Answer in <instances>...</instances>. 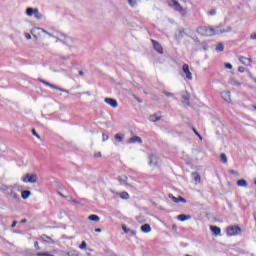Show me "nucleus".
<instances>
[{
	"mask_svg": "<svg viewBox=\"0 0 256 256\" xmlns=\"http://www.w3.org/2000/svg\"><path fill=\"white\" fill-rule=\"evenodd\" d=\"M233 28L227 26L226 29H221V27L209 28L207 26H200L197 28V33L203 37H213V35H221L223 33H231Z\"/></svg>",
	"mask_w": 256,
	"mask_h": 256,
	"instance_id": "f257e3e1",
	"label": "nucleus"
},
{
	"mask_svg": "<svg viewBox=\"0 0 256 256\" xmlns=\"http://www.w3.org/2000/svg\"><path fill=\"white\" fill-rule=\"evenodd\" d=\"M168 5L169 7H172L174 11H178L180 15H187V9L183 8V6H181L177 0H168Z\"/></svg>",
	"mask_w": 256,
	"mask_h": 256,
	"instance_id": "f03ea898",
	"label": "nucleus"
},
{
	"mask_svg": "<svg viewBox=\"0 0 256 256\" xmlns=\"http://www.w3.org/2000/svg\"><path fill=\"white\" fill-rule=\"evenodd\" d=\"M13 189H17L19 191V186L14 185V186H5L4 191H7V195L9 197H12V199H14V201H19L21 198L19 197V194H17L15 192V190Z\"/></svg>",
	"mask_w": 256,
	"mask_h": 256,
	"instance_id": "7ed1b4c3",
	"label": "nucleus"
},
{
	"mask_svg": "<svg viewBox=\"0 0 256 256\" xmlns=\"http://www.w3.org/2000/svg\"><path fill=\"white\" fill-rule=\"evenodd\" d=\"M26 15L28 17H35L36 19H43V14H41L39 12V9L38 8H32V7H28L26 9Z\"/></svg>",
	"mask_w": 256,
	"mask_h": 256,
	"instance_id": "20e7f679",
	"label": "nucleus"
},
{
	"mask_svg": "<svg viewBox=\"0 0 256 256\" xmlns=\"http://www.w3.org/2000/svg\"><path fill=\"white\" fill-rule=\"evenodd\" d=\"M56 41L63 43V45L69 46L70 43H73V38L64 33H60L59 37H56Z\"/></svg>",
	"mask_w": 256,
	"mask_h": 256,
	"instance_id": "39448f33",
	"label": "nucleus"
},
{
	"mask_svg": "<svg viewBox=\"0 0 256 256\" xmlns=\"http://www.w3.org/2000/svg\"><path fill=\"white\" fill-rule=\"evenodd\" d=\"M40 83H43V85H46V87H50L51 89H56L57 91H61L62 93H69V90H66L64 88L58 87L55 84H51L48 81H45L43 79H39Z\"/></svg>",
	"mask_w": 256,
	"mask_h": 256,
	"instance_id": "423d86ee",
	"label": "nucleus"
},
{
	"mask_svg": "<svg viewBox=\"0 0 256 256\" xmlns=\"http://www.w3.org/2000/svg\"><path fill=\"white\" fill-rule=\"evenodd\" d=\"M241 233V227L234 225L227 228V235L233 237V235H239Z\"/></svg>",
	"mask_w": 256,
	"mask_h": 256,
	"instance_id": "0eeeda50",
	"label": "nucleus"
},
{
	"mask_svg": "<svg viewBox=\"0 0 256 256\" xmlns=\"http://www.w3.org/2000/svg\"><path fill=\"white\" fill-rule=\"evenodd\" d=\"M37 31H41L42 33H44L45 35H48V37H53L54 39L57 38V36H54L53 34L49 33L47 30L43 29V28H40V27H35L33 28L30 33L33 37H35V39H37V35H35V33Z\"/></svg>",
	"mask_w": 256,
	"mask_h": 256,
	"instance_id": "6e6552de",
	"label": "nucleus"
},
{
	"mask_svg": "<svg viewBox=\"0 0 256 256\" xmlns=\"http://www.w3.org/2000/svg\"><path fill=\"white\" fill-rule=\"evenodd\" d=\"M24 183H35L37 181V175L35 174H26L22 179Z\"/></svg>",
	"mask_w": 256,
	"mask_h": 256,
	"instance_id": "1a4fd4ad",
	"label": "nucleus"
},
{
	"mask_svg": "<svg viewBox=\"0 0 256 256\" xmlns=\"http://www.w3.org/2000/svg\"><path fill=\"white\" fill-rule=\"evenodd\" d=\"M182 71L186 75V78L191 81L193 79V74L191 73V70H189V64H184L182 66Z\"/></svg>",
	"mask_w": 256,
	"mask_h": 256,
	"instance_id": "9d476101",
	"label": "nucleus"
},
{
	"mask_svg": "<svg viewBox=\"0 0 256 256\" xmlns=\"http://www.w3.org/2000/svg\"><path fill=\"white\" fill-rule=\"evenodd\" d=\"M151 42L155 51H157V53H159L160 55H163V46H161V44L156 40H151Z\"/></svg>",
	"mask_w": 256,
	"mask_h": 256,
	"instance_id": "9b49d317",
	"label": "nucleus"
},
{
	"mask_svg": "<svg viewBox=\"0 0 256 256\" xmlns=\"http://www.w3.org/2000/svg\"><path fill=\"white\" fill-rule=\"evenodd\" d=\"M104 101L107 103V105L113 107V109H117V107H119V103L114 98H105Z\"/></svg>",
	"mask_w": 256,
	"mask_h": 256,
	"instance_id": "f8f14e48",
	"label": "nucleus"
},
{
	"mask_svg": "<svg viewBox=\"0 0 256 256\" xmlns=\"http://www.w3.org/2000/svg\"><path fill=\"white\" fill-rule=\"evenodd\" d=\"M169 199H172L174 203H187V199H185L184 197L179 196L177 198L173 194H169Z\"/></svg>",
	"mask_w": 256,
	"mask_h": 256,
	"instance_id": "ddd939ff",
	"label": "nucleus"
},
{
	"mask_svg": "<svg viewBox=\"0 0 256 256\" xmlns=\"http://www.w3.org/2000/svg\"><path fill=\"white\" fill-rule=\"evenodd\" d=\"M185 36H187V32H185V29H179L175 34V38L177 41H181Z\"/></svg>",
	"mask_w": 256,
	"mask_h": 256,
	"instance_id": "4468645a",
	"label": "nucleus"
},
{
	"mask_svg": "<svg viewBox=\"0 0 256 256\" xmlns=\"http://www.w3.org/2000/svg\"><path fill=\"white\" fill-rule=\"evenodd\" d=\"M221 97L226 101V103H231V92L229 91H223L221 92Z\"/></svg>",
	"mask_w": 256,
	"mask_h": 256,
	"instance_id": "2eb2a0df",
	"label": "nucleus"
},
{
	"mask_svg": "<svg viewBox=\"0 0 256 256\" xmlns=\"http://www.w3.org/2000/svg\"><path fill=\"white\" fill-rule=\"evenodd\" d=\"M122 231H124V233H130L132 237H135V235H137V232L135 230L128 228L125 224L122 225Z\"/></svg>",
	"mask_w": 256,
	"mask_h": 256,
	"instance_id": "dca6fc26",
	"label": "nucleus"
},
{
	"mask_svg": "<svg viewBox=\"0 0 256 256\" xmlns=\"http://www.w3.org/2000/svg\"><path fill=\"white\" fill-rule=\"evenodd\" d=\"M41 239H42V241H44V243H50V245H55V240H53V238H51L45 234H43L41 236Z\"/></svg>",
	"mask_w": 256,
	"mask_h": 256,
	"instance_id": "f3484780",
	"label": "nucleus"
},
{
	"mask_svg": "<svg viewBox=\"0 0 256 256\" xmlns=\"http://www.w3.org/2000/svg\"><path fill=\"white\" fill-rule=\"evenodd\" d=\"M239 61H240V63H242V65H246V66H249L252 63L250 58H247V57H244V56H240Z\"/></svg>",
	"mask_w": 256,
	"mask_h": 256,
	"instance_id": "a211bd4d",
	"label": "nucleus"
},
{
	"mask_svg": "<svg viewBox=\"0 0 256 256\" xmlns=\"http://www.w3.org/2000/svg\"><path fill=\"white\" fill-rule=\"evenodd\" d=\"M192 178L195 181V185H199V183H201V175H199V173L193 172Z\"/></svg>",
	"mask_w": 256,
	"mask_h": 256,
	"instance_id": "6ab92c4d",
	"label": "nucleus"
},
{
	"mask_svg": "<svg viewBox=\"0 0 256 256\" xmlns=\"http://www.w3.org/2000/svg\"><path fill=\"white\" fill-rule=\"evenodd\" d=\"M210 231L213 233V235H221V228L218 226H210Z\"/></svg>",
	"mask_w": 256,
	"mask_h": 256,
	"instance_id": "aec40b11",
	"label": "nucleus"
},
{
	"mask_svg": "<svg viewBox=\"0 0 256 256\" xmlns=\"http://www.w3.org/2000/svg\"><path fill=\"white\" fill-rule=\"evenodd\" d=\"M190 95H189V93H187V92H185L184 94H182V99H183V103L185 104V105H191V103L189 102V99H190Z\"/></svg>",
	"mask_w": 256,
	"mask_h": 256,
	"instance_id": "412c9836",
	"label": "nucleus"
},
{
	"mask_svg": "<svg viewBox=\"0 0 256 256\" xmlns=\"http://www.w3.org/2000/svg\"><path fill=\"white\" fill-rule=\"evenodd\" d=\"M157 161H158L157 156H155L153 154H151L149 156V165L155 166V165H157Z\"/></svg>",
	"mask_w": 256,
	"mask_h": 256,
	"instance_id": "4be33fe9",
	"label": "nucleus"
},
{
	"mask_svg": "<svg viewBox=\"0 0 256 256\" xmlns=\"http://www.w3.org/2000/svg\"><path fill=\"white\" fill-rule=\"evenodd\" d=\"M128 143H143V140L139 136H134L128 140Z\"/></svg>",
	"mask_w": 256,
	"mask_h": 256,
	"instance_id": "5701e85b",
	"label": "nucleus"
},
{
	"mask_svg": "<svg viewBox=\"0 0 256 256\" xmlns=\"http://www.w3.org/2000/svg\"><path fill=\"white\" fill-rule=\"evenodd\" d=\"M140 229L143 233H151V225L149 224L142 225Z\"/></svg>",
	"mask_w": 256,
	"mask_h": 256,
	"instance_id": "b1692460",
	"label": "nucleus"
},
{
	"mask_svg": "<svg viewBox=\"0 0 256 256\" xmlns=\"http://www.w3.org/2000/svg\"><path fill=\"white\" fill-rule=\"evenodd\" d=\"M178 221H189L191 215L180 214L177 216Z\"/></svg>",
	"mask_w": 256,
	"mask_h": 256,
	"instance_id": "393cba45",
	"label": "nucleus"
},
{
	"mask_svg": "<svg viewBox=\"0 0 256 256\" xmlns=\"http://www.w3.org/2000/svg\"><path fill=\"white\" fill-rule=\"evenodd\" d=\"M30 196H31V191L29 190H23L21 192L22 199H29Z\"/></svg>",
	"mask_w": 256,
	"mask_h": 256,
	"instance_id": "a878e982",
	"label": "nucleus"
},
{
	"mask_svg": "<svg viewBox=\"0 0 256 256\" xmlns=\"http://www.w3.org/2000/svg\"><path fill=\"white\" fill-rule=\"evenodd\" d=\"M237 185L238 187H248V183H247V180L245 179H240L237 181Z\"/></svg>",
	"mask_w": 256,
	"mask_h": 256,
	"instance_id": "bb28decb",
	"label": "nucleus"
},
{
	"mask_svg": "<svg viewBox=\"0 0 256 256\" xmlns=\"http://www.w3.org/2000/svg\"><path fill=\"white\" fill-rule=\"evenodd\" d=\"M89 221H94L95 223L99 222L101 218L98 215L92 214L88 217Z\"/></svg>",
	"mask_w": 256,
	"mask_h": 256,
	"instance_id": "cd10ccee",
	"label": "nucleus"
},
{
	"mask_svg": "<svg viewBox=\"0 0 256 256\" xmlns=\"http://www.w3.org/2000/svg\"><path fill=\"white\" fill-rule=\"evenodd\" d=\"M230 85H234L235 87H241V83L237 81L235 78H231L229 80Z\"/></svg>",
	"mask_w": 256,
	"mask_h": 256,
	"instance_id": "c85d7f7f",
	"label": "nucleus"
},
{
	"mask_svg": "<svg viewBox=\"0 0 256 256\" xmlns=\"http://www.w3.org/2000/svg\"><path fill=\"white\" fill-rule=\"evenodd\" d=\"M127 180H128L127 176H119L118 177V181H119L120 185H125V183H127Z\"/></svg>",
	"mask_w": 256,
	"mask_h": 256,
	"instance_id": "c756f323",
	"label": "nucleus"
},
{
	"mask_svg": "<svg viewBox=\"0 0 256 256\" xmlns=\"http://www.w3.org/2000/svg\"><path fill=\"white\" fill-rule=\"evenodd\" d=\"M117 195H119L121 199H125V200L129 199V193H127L126 191L122 193H117Z\"/></svg>",
	"mask_w": 256,
	"mask_h": 256,
	"instance_id": "7c9ffc66",
	"label": "nucleus"
},
{
	"mask_svg": "<svg viewBox=\"0 0 256 256\" xmlns=\"http://www.w3.org/2000/svg\"><path fill=\"white\" fill-rule=\"evenodd\" d=\"M150 121H152V123H157V121H161V116L152 115L150 116Z\"/></svg>",
	"mask_w": 256,
	"mask_h": 256,
	"instance_id": "2f4dec72",
	"label": "nucleus"
},
{
	"mask_svg": "<svg viewBox=\"0 0 256 256\" xmlns=\"http://www.w3.org/2000/svg\"><path fill=\"white\" fill-rule=\"evenodd\" d=\"M224 49H225V46L223 45V43H219L216 46V51H218V52L224 51Z\"/></svg>",
	"mask_w": 256,
	"mask_h": 256,
	"instance_id": "473e14b6",
	"label": "nucleus"
},
{
	"mask_svg": "<svg viewBox=\"0 0 256 256\" xmlns=\"http://www.w3.org/2000/svg\"><path fill=\"white\" fill-rule=\"evenodd\" d=\"M114 138L116 139V141H119V143H121V141H123L124 139V136L123 134H116Z\"/></svg>",
	"mask_w": 256,
	"mask_h": 256,
	"instance_id": "72a5a7b5",
	"label": "nucleus"
},
{
	"mask_svg": "<svg viewBox=\"0 0 256 256\" xmlns=\"http://www.w3.org/2000/svg\"><path fill=\"white\" fill-rule=\"evenodd\" d=\"M68 256H79V252H77L76 250H70L67 253Z\"/></svg>",
	"mask_w": 256,
	"mask_h": 256,
	"instance_id": "f704fd0d",
	"label": "nucleus"
},
{
	"mask_svg": "<svg viewBox=\"0 0 256 256\" xmlns=\"http://www.w3.org/2000/svg\"><path fill=\"white\" fill-rule=\"evenodd\" d=\"M220 159L222 163H227V155L225 153L220 154Z\"/></svg>",
	"mask_w": 256,
	"mask_h": 256,
	"instance_id": "c9c22d12",
	"label": "nucleus"
},
{
	"mask_svg": "<svg viewBox=\"0 0 256 256\" xmlns=\"http://www.w3.org/2000/svg\"><path fill=\"white\" fill-rule=\"evenodd\" d=\"M130 7H136L137 6V0H128Z\"/></svg>",
	"mask_w": 256,
	"mask_h": 256,
	"instance_id": "e433bc0d",
	"label": "nucleus"
},
{
	"mask_svg": "<svg viewBox=\"0 0 256 256\" xmlns=\"http://www.w3.org/2000/svg\"><path fill=\"white\" fill-rule=\"evenodd\" d=\"M192 131L195 133V135H196L200 140H203V136H201V134H199V132H197V129L192 128Z\"/></svg>",
	"mask_w": 256,
	"mask_h": 256,
	"instance_id": "4c0bfd02",
	"label": "nucleus"
},
{
	"mask_svg": "<svg viewBox=\"0 0 256 256\" xmlns=\"http://www.w3.org/2000/svg\"><path fill=\"white\" fill-rule=\"evenodd\" d=\"M37 256H53V254H51L49 252H40L37 254Z\"/></svg>",
	"mask_w": 256,
	"mask_h": 256,
	"instance_id": "58836bf2",
	"label": "nucleus"
},
{
	"mask_svg": "<svg viewBox=\"0 0 256 256\" xmlns=\"http://www.w3.org/2000/svg\"><path fill=\"white\" fill-rule=\"evenodd\" d=\"M80 248L81 249H86L87 248V242L86 241H82V243L80 244Z\"/></svg>",
	"mask_w": 256,
	"mask_h": 256,
	"instance_id": "ea45409f",
	"label": "nucleus"
},
{
	"mask_svg": "<svg viewBox=\"0 0 256 256\" xmlns=\"http://www.w3.org/2000/svg\"><path fill=\"white\" fill-rule=\"evenodd\" d=\"M109 140V135L103 133L102 134V141H108Z\"/></svg>",
	"mask_w": 256,
	"mask_h": 256,
	"instance_id": "a19ab883",
	"label": "nucleus"
},
{
	"mask_svg": "<svg viewBox=\"0 0 256 256\" xmlns=\"http://www.w3.org/2000/svg\"><path fill=\"white\" fill-rule=\"evenodd\" d=\"M32 135L37 137V139H41V136L38 135L37 131L35 129H32Z\"/></svg>",
	"mask_w": 256,
	"mask_h": 256,
	"instance_id": "79ce46f5",
	"label": "nucleus"
},
{
	"mask_svg": "<svg viewBox=\"0 0 256 256\" xmlns=\"http://www.w3.org/2000/svg\"><path fill=\"white\" fill-rule=\"evenodd\" d=\"M164 95H166V97H173V93L171 92H167V91H163Z\"/></svg>",
	"mask_w": 256,
	"mask_h": 256,
	"instance_id": "37998d69",
	"label": "nucleus"
},
{
	"mask_svg": "<svg viewBox=\"0 0 256 256\" xmlns=\"http://www.w3.org/2000/svg\"><path fill=\"white\" fill-rule=\"evenodd\" d=\"M224 65L226 69H233V65L231 63H225Z\"/></svg>",
	"mask_w": 256,
	"mask_h": 256,
	"instance_id": "c03bdc74",
	"label": "nucleus"
},
{
	"mask_svg": "<svg viewBox=\"0 0 256 256\" xmlns=\"http://www.w3.org/2000/svg\"><path fill=\"white\" fill-rule=\"evenodd\" d=\"M209 15H217V10L216 9L210 10Z\"/></svg>",
	"mask_w": 256,
	"mask_h": 256,
	"instance_id": "a18cd8bd",
	"label": "nucleus"
},
{
	"mask_svg": "<svg viewBox=\"0 0 256 256\" xmlns=\"http://www.w3.org/2000/svg\"><path fill=\"white\" fill-rule=\"evenodd\" d=\"M229 173H230L231 175H236V176L239 175V172H237V171H235V170H229Z\"/></svg>",
	"mask_w": 256,
	"mask_h": 256,
	"instance_id": "49530a36",
	"label": "nucleus"
},
{
	"mask_svg": "<svg viewBox=\"0 0 256 256\" xmlns=\"http://www.w3.org/2000/svg\"><path fill=\"white\" fill-rule=\"evenodd\" d=\"M0 153H7V147L0 146Z\"/></svg>",
	"mask_w": 256,
	"mask_h": 256,
	"instance_id": "de8ad7c7",
	"label": "nucleus"
},
{
	"mask_svg": "<svg viewBox=\"0 0 256 256\" xmlns=\"http://www.w3.org/2000/svg\"><path fill=\"white\" fill-rule=\"evenodd\" d=\"M238 71H239V73H245V67L240 66V67L238 68Z\"/></svg>",
	"mask_w": 256,
	"mask_h": 256,
	"instance_id": "09e8293b",
	"label": "nucleus"
},
{
	"mask_svg": "<svg viewBox=\"0 0 256 256\" xmlns=\"http://www.w3.org/2000/svg\"><path fill=\"white\" fill-rule=\"evenodd\" d=\"M34 247H35V249H41L40 247H39V242H34Z\"/></svg>",
	"mask_w": 256,
	"mask_h": 256,
	"instance_id": "8fccbe9b",
	"label": "nucleus"
},
{
	"mask_svg": "<svg viewBox=\"0 0 256 256\" xmlns=\"http://www.w3.org/2000/svg\"><path fill=\"white\" fill-rule=\"evenodd\" d=\"M134 99L138 102V103H143V100H141L139 97L135 96Z\"/></svg>",
	"mask_w": 256,
	"mask_h": 256,
	"instance_id": "3c124183",
	"label": "nucleus"
},
{
	"mask_svg": "<svg viewBox=\"0 0 256 256\" xmlns=\"http://www.w3.org/2000/svg\"><path fill=\"white\" fill-rule=\"evenodd\" d=\"M12 229H15V227H17V221H13L12 225H11Z\"/></svg>",
	"mask_w": 256,
	"mask_h": 256,
	"instance_id": "603ef678",
	"label": "nucleus"
},
{
	"mask_svg": "<svg viewBox=\"0 0 256 256\" xmlns=\"http://www.w3.org/2000/svg\"><path fill=\"white\" fill-rule=\"evenodd\" d=\"M25 37H26V39L30 40V39H31V34L26 33V34H25Z\"/></svg>",
	"mask_w": 256,
	"mask_h": 256,
	"instance_id": "864d4df0",
	"label": "nucleus"
},
{
	"mask_svg": "<svg viewBox=\"0 0 256 256\" xmlns=\"http://www.w3.org/2000/svg\"><path fill=\"white\" fill-rule=\"evenodd\" d=\"M58 195H60V197H62L63 199H67V196L63 195V193L59 192Z\"/></svg>",
	"mask_w": 256,
	"mask_h": 256,
	"instance_id": "5fc2aeb1",
	"label": "nucleus"
},
{
	"mask_svg": "<svg viewBox=\"0 0 256 256\" xmlns=\"http://www.w3.org/2000/svg\"><path fill=\"white\" fill-rule=\"evenodd\" d=\"M61 59H62L63 61H67V59H69V56H62Z\"/></svg>",
	"mask_w": 256,
	"mask_h": 256,
	"instance_id": "6e6d98bb",
	"label": "nucleus"
},
{
	"mask_svg": "<svg viewBox=\"0 0 256 256\" xmlns=\"http://www.w3.org/2000/svg\"><path fill=\"white\" fill-rule=\"evenodd\" d=\"M94 231H95V233H101L102 230H101V228H95Z\"/></svg>",
	"mask_w": 256,
	"mask_h": 256,
	"instance_id": "4d7b16f0",
	"label": "nucleus"
},
{
	"mask_svg": "<svg viewBox=\"0 0 256 256\" xmlns=\"http://www.w3.org/2000/svg\"><path fill=\"white\" fill-rule=\"evenodd\" d=\"M69 50L71 51L72 49H75V46L71 45V43L68 45Z\"/></svg>",
	"mask_w": 256,
	"mask_h": 256,
	"instance_id": "13d9d810",
	"label": "nucleus"
},
{
	"mask_svg": "<svg viewBox=\"0 0 256 256\" xmlns=\"http://www.w3.org/2000/svg\"><path fill=\"white\" fill-rule=\"evenodd\" d=\"M94 157H101V152H97L96 154H94Z\"/></svg>",
	"mask_w": 256,
	"mask_h": 256,
	"instance_id": "bf43d9fd",
	"label": "nucleus"
},
{
	"mask_svg": "<svg viewBox=\"0 0 256 256\" xmlns=\"http://www.w3.org/2000/svg\"><path fill=\"white\" fill-rule=\"evenodd\" d=\"M250 39H256V34H251Z\"/></svg>",
	"mask_w": 256,
	"mask_h": 256,
	"instance_id": "052dcab7",
	"label": "nucleus"
},
{
	"mask_svg": "<svg viewBox=\"0 0 256 256\" xmlns=\"http://www.w3.org/2000/svg\"><path fill=\"white\" fill-rule=\"evenodd\" d=\"M79 75H85V72H83V71H79Z\"/></svg>",
	"mask_w": 256,
	"mask_h": 256,
	"instance_id": "680f3d73",
	"label": "nucleus"
},
{
	"mask_svg": "<svg viewBox=\"0 0 256 256\" xmlns=\"http://www.w3.org/2000/svg\"><path fill=\"white\" fill-rule=\"evenodd\" d=\"M27 221V219H22L21 221H20V223H25Z\"/></svg>",
	"mask_w": 256,
	"mask_h": 256,
	"instance_id": "e2e57ef3",
	"label": "nucleus"
},
{
	"mask_svg": "<svg viewBox=\"0 0 256 256\" xmlns=\"http://www.w3.org/2000/svg\"><path fill=\"white\" fill-rule=\"evenodd\" d=\"M72 201H73V203H79V202H78L77 200H75V199H73Z\"/></svg>",
	"mask_w": 256,
	"mask_h": 256,
	"instance_id": "0e129e2a",
	"label": "nucleus"
},
{
	"mask_svg": "<svg viewBox=\"0 0 256 256\" xmlns=\"http://www.w3.org/2000/svg\"><path fill=\"white\" fill-rule=\"evenodd\" d=\"M252 80L256 83V78H252Z\"/></svg>",
	"mask_w": 256,
	"mask_h": 256,
	"instance_id": "69168bd1",
	"label": "nucleus"
},
{
	"mask_svg": "<svg viewBox=\"0 0 256 256\" xmlns=\"http://www.w3.org/2000/svg\"><path fill=\"white\" fill-rule=\"evenodd\" d=\"M254 219H255V221H256V214H254Z\"/></svg>",
	"mask_w": 256,
	"mask_h": 256,
	"instance_id": "338daca9",
	"label": "nucleus"
},
{
	"mask_svg": "<svg viewBox=\"0 0 256 256\" xmlns=\"http://www.w3.org/2000/svg\"><path fill=\"white\" fill-rule=\"evenodd\" d=\"M204 51H207V47H204Z\"/></svg>",
	"mask_w": 256,
	"mask_h": 256,
	"instance_id": "774afa93",
	"label": "nucleus"
}]
</instances>
